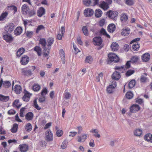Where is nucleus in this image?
Returning a JSON list of instances; mask_svg holds the SVG:
<instances>
[{
    "mask_svg": "<svg viewBox=\"0 0 152 152\" xmlns=\"http://www.w3.org/2000/svg\"><path fill=\"white\" fill-rule=\"evenodd\" d=\"M139 59V58L138 56H134L131 58L130 61L132 63H134L137 62Z\"/></svg>",
    "mask_w": 152,
    "mask_h": 152,
    "instance_id": "nucleus-42",
    "label": "nucleus"
},
{
    "mask_svg": "<svg viewBox=\"0 0 152 152\" xmlns=\"http://www.w3.org/2000/svg\"><path fill=\"white\" fill-rule=\"evenodd\" d=\"M130 112L131 113H134L137 112L140 109L139 105L137 104H134L130 108Z\"/></svg>",
    "mask_w": 152,
    "mask_h": 152,
    "instance_id": "nucleus-9",
    "label": "nucleus"
},
{
    "mask_svg": "<svg viewBox=\"0 0 152 152\" xmlns=\"http://www.w3.org/2000/svg\"><path fill=\"white\" fill-rule=\"evenodd\" d=\"M150 58V55L149 53H146L144 54L141 57V58L143 62H146L149 60Z\"/></svg>",
    "mask_w": 152,
    "mask_h": 152,
    "instance_id": "nucleus-12",
    "label": "nucleus"
},
{
    "mask_svg": "<svg viewBox=\"0 0 152 152\" xmlns=\"http://www.w3.org/2000/svg\"><path fill=\"white\" fill-rule=\"evenodd\" d=\"M6 134V132L1 126H0V134Z\"/></svg>",
    "mask_w": 152,
    "mask_h": 152,
    "instance_id": "nucleus-64",
    "label": "nucleus"
},
{
    "mask_svg": "<svg viewBox=\"0 0 152 152\" xmlns=\"http://www.w3.org/2000/svg\"><path fill=\"white\" fill-rule=\"evenodd\" d=\"M40 89V86L39 85L36 84L33 86V89L34 91H38Z\"/></svg>",
    "mask_w": 152,
    "mask_h": 152,
    "instance_id": "nucleus-43",
    "label": "nucleus"
},
{
    "mask_svg": "<svg viewBox=\"0 0 152 152\" xmlns=\"http://www.w3.org/2000/svg\"><path fill=\"white\" fill-rule=\"evenodd\" d=\"M108 58L107 60V64H110L112 62L117 63L119 61V57L113 53H109L108 55Z\"/></svg>",
    "mask_w": 152,
    "mask_h": 152,
    "instance_id": "nucleus-1",
    "label": "nucleus"
},
{
    "mask_svg": "<svg viewBox=\"0 0 152 152\" xmlns=\"http://www.w3.org/2000/svg\"><path fill=\"white\" fill-rule=\"evenodd\" d=\"M22 31V28L20 27H17L14 30V33L16 35H20Z\"/></svg>",
    "mask_w": 152,
    "mask_h": 152,
    "instance_id": "nucleus-25",
    "label": "nucleus"
},
{
    "mask_svg": "<svg viewBox=\"0 0 152 152\" xmlns=\"http://www.w3.org/2000/svg\"><path fill=\"white\" fill-rule=\"evenodd\" d=\"M88 134H83L82 135V137L80 136H78V142H84L85 140L86 139L87 137Z\"/></svg>",
    "mask_w": 152,
    "mask_h": 152,
    "instance_id": "nucleus-22",
    "label": "nucleus"
},
{
    "mask_svg": "<svg viewBox=\"0 0 152 152\" xmlns=\"http://www.w3.org/2000/svg\"><path fill=\"white\" fill-rule=\"evenodd\" d=\"M121 76L120 72L116 71L114 72L112 75V79L117 80L120 79Z\"/></svg>",
    "mask_w": 152,
    "mask_h": 152,
    "instance_id": "nucleus-14",
    "label": "nucleus"
},
{
    "mask_svg": "<svg viewBox=\"0 0 152 152\" xmlns=\"http://www.w3.org/2000/svg\"><path fill=\"white\" fill-rule=\"evenodd\" d=\"M18 128V125L17 124L15 123L13 124V127L10 130L12 133H15L17 131Z\"/></svg>",
    "mask_w": 152,
    "mask_h": 152,
    "instance_id": "nucleus-32",
    "label": "nucleus"
},
{
    "mask_svg": "<svg viewBox=\"0 0 152 152\" xmlns=\"http://www.w3.org/2000/svg\"><path fill=\"white\" fill-rule=\"evenodd\" d=\"M36 13L35 11L34 10H29L28 11L26 14H28L29 15V16L31 17L35 15Z\"/></svg>",
    "mask_w": 152,
    "mask_h": 152,
    "instance_id": "nucleus-45",
    "label": "nucleus"
},
{
    "mask_svg": "<svg viewBox=\"0 0 152 152\" xmlns=\"http://www.w3.org/2000/svg\"><path fill=\"white\" fill-rule=\"evenodd\" d=\"M29 7L27 4H24L23 5L21 8V11L23 14H26L28 10H29Z\"/></svg>",
    "mask_w": 152,
    "mask_h": 152,
    "instance_id": "nucleus-19",
    "label": "nucleus"
},
{
    "mask_svg": "<svg viewBox=\"0 0 152 152\" xmlns=\"http://www.w3.org/2000/svg\"><path fill=\"white\" fill-rule=\"evenodd\" d=\"M25 51V49L23 48H19L16 53V55L18 57H20Z\"/></svg>",
    "mask_w": 152,
    "mask_h": 152,
    "instance_id": "nucleus-28",
    "label": "nucleus"
},
{
    "mask_svg": "<svg viewBox=\"0 0 152 152\" xmlns=\"http://www.w3.org/2000/svg\"><path fill=\"white\" fill-rule=\"evenodd\" d=\"M50 48H46V50H45V49L44 50V55L46 57V56H48V54H49V51L50 50Z\"/></svg>",
    "mask_w": 152,
    "mask_h": 152,
    "instance_id": "nucleus-56",
    "label": "nucleus"
},
{
    "mask_svg": "<svg viewBox=\"0 0 152 152\" xmlns=\"http://www.w3.org/2000/svg\"><path fill=\"white\" fill-rule=\"evenodd\" d=\"M85 61L89 64H91L92 62V57L90 56H87L85 59Z\"/></svg>",
    "mask_w": 152,
    "mask_h": 152,
    "instance_id": "nucleus-41",
    "label": "nucleus"
},
{
    "mask_svg": "<svg viewBox=\"0 0 152 152\" xmlns=\"http://www.w3.org/2000/svg\"><path fill=\"white\" fill-rule=\"evenodd\" d=\"M140 47V46L139 43L136 42L134 44L132 47V48L134 51H137Z\"/></svg>",
    "mask_w": 152,
    "mask_h": 152,
    "instance_id": "nucleus-33",
    "label": "nucleus"
},
{
    "mask_svg": "<svg viewBox=\"0 0 152 152\" xmlns=\"http://www.w3.org/2000/svg\"><path fill=\"white\" fill-rule=\"evenodd\" d=\"M82 31L84 34L86 36H87L88 35V31L86 26H83V27Z\"/></svg>",
    "mask_w": 152,
    "mask_h": 152,
    "instance_id": "nucleus-38",
    "label": "nucleus"
},
{
    "mask_svg": "<svg viewBox=\"0 0 152 152\" xmlns=\"http://www.w3.org/2000/svg\"><path fill=\"white\" fill-rule=\"evenodd\" d=\"M59 54L61 58L62 57H65V53L63 49H61L59 50Z\"/></svg>",
    "mask_w": 152,
    "mask_h": 152,
    "instance_id": "nucleus-60",
    "label": "nucleus"
},
{
    "mask_svg": "<svg viewBox=\"0 0 152 152\" xmlns=\"http://www.w3.org/2000/svg\"><path fill=\"white\" fill-rule=\"evenodd\" d=\"M19 148L21 152H26L28 150V146L26 144L20 145Z\"/></svg>",
    "mask_w": 152,
    "mask_h": 152,
    "instance_id": "nucleus-17",
    "label": "nucleus"
},
{
    "mask_svg": "<svg viewBox=\"0 0 152 152\" xmlns=\"http://www.w3.org/2000/svg\"><path fill=\"white\" fill-rule=\"evenodd\" d=\"M109 4L104 1H101L99 4L100 7L104 10H107L109 8Z\"/></svg>",
    "mask_w": 152,
    "mask_h": 152,
    "instance_id": "nucleus-15",
    "label": "nucleus"
},
{
    "mask_svg": "<svg viewBox=\"0 0 152 152\" xmlns=\"http://www.w3.org/2000/svg\"><path fill=\"white\" fill-rule=\"evenodd\" d=\"M144 139L145 140L152 143V134L150 133L146 134L144 137Z\"/></svg>",
    "mask_w": 152,
    "mask_h": 152,
    "instance_id": "nucleus-24",
    "label": "nucleus"
},
{
    "mask_svg": "<svg viewBox=\"0 0 152 152\" xmlns=\"http://www.w3.org/2000/svg\"><path fill=\"white\" fill-rule=\"evenodd\" d=\"M115 70H118L120 71L122 73H123L124 71L125 70L124 66H116L115 67Z\"/></svg>",
    "mask_w": 152,
    "mask_h": 152,
    "instance_id": "nucleus-46",
    "label": "nucleus"
},
{
    "mask_svg": "<svg viewBox=\"0 0 152 152\" xmlns=\"http://www.w3.org/2000/svg\"><path fill=\"white\" fill-rule=\"evenodd\" d=\"M44 26L42 25H39L36 29V32L37 33H38L39 31L42 29L44 28Z\"/></svg>",
    "mask_w": 152,
    "mask_h": 152,
    "instance_id": "nucleus-51",
    "label": "nucleus"
},
{
    "mask_svg": "<svg viewBox=\"0 0 152 152\" xmlns=\"http://www.w3.org/2000/svg\"><path fill=\"white\" fill-rule=\"evenodd\" d=\"M130 33V29L128 28L123 29L121 31V35L124 36H128Z\"/></svg>",
    "mask_w": 152,
    "mask_h": 152,
    "instance_id": "nucleus-27",
    "label": "nucleus"
},
{
    "mask_svg": "<svg viewBox=\"0 0 152 152\" xmlns=\"http://www.w3.org/2000/svg\"><path fill=\"white\" fill-rule=\"evenodd\" d=\"M125 3L128 6H132L134 4V2L133 0H126Z\"/></svg>",
    "mask_w": 152,
    "mask_h": 152,
    "instance_id": "nucleus-47",
    "label": "nucleus"
},
{
    "mask_svg": "<svg viewBox=\"0 0 152 152\" xmlns=\"http://www.w3.org/2000/svg\"><path fill=\"white\" fill-rule=\"evenodd\" d=\"M115 25L113 23L110 24L108 26L107 30L110 32L113 33L115 31Z\"/></svg>",
    "mask_w": 152,
    "mask_h": 152,
    "instance_id": "nucleus-20",
    "label": "nucleus"
},
{
    "mask_svg": "<svg viewBox=\"0 0 152 152\" xmlns=\"http://www.w3.org/2000/svg\"><path fill=\"white\" fill-rule=\"evenodd\" d=\"M54 41L53 38L52 37L49 38L47 40L48 43L47 46L49 47L50 46L53 44Z\"/></svg>",
    "mask_w": 152,
    "mask_h": 152,
    "instance_id": "nucleus-44",
    "label": "nucleus"
},
{
    "mask_svg": "<svg viewBox=\"0 0 152 152\" xmlns=\"http://www.w3.org/2000/svg\"><path fill=\"white\" fill-rule=\"evenodd\" d=\"M67 143L66 141H64L61 145V148L63 149L67 147Z\"/></svg>",
    "mask_w": 152,
    "mask_h": 152,
    "instance_id": "nucleus-54",
    "label": "nucleus"
},
{
    "mask_svg": "<svg viewBox=\"0 0 152 152\" xmlns=\"http://www.w3.org/2000/svg\"><path fill=\"white\" fill-rule=\"evenodd\" d=\"M116 85V82H115L113 84H111L109 86L107 87V92L109 94H111L113 93V89H114Z\"/></svg>",
    "mask_w": 152,
    "mask_h": 152,
    "instance_id": "nucleus-11",
    "label": "nucleus"
},
{
    "mask_svg": "<svg viewBox=\"0 0 152 152\" xmlns=\"http://www.w3.org/2000/svg\"><path fill=\"white\" fill-rule=\"evenodd\" d=\"M134 72V70L130 69L127 71L126 73V75L127 77L133 74Z\"/></svg>",
    "mask_w": 152,
    "mask_h": 152,
    "instance_id": "nucleus-49",
    "label": "nucleus"
},
{
    "mask_svg": "<svg viewBox=\"0 0 152 152\" xmlns=\"http://www.w3.org/2000/svg\"><path fill=\"white\" fill-rule=\"evenodd\" d=\"M10 34L4 32L3 33V38L7 42H10L13 40V38Z\"/></svg>",
    "mask_w": 152,
    "mask_h": 152,
    "instance_id": "nucleus-5",
    "label": "nucleus"
},
{
    "mask_svg": "<svg viewBox=\"0 0 152 152\" xmlns=\"http://www.w3.org/2000/svg\"><path fill=\"white\" fill-rule=\"evenodd\" d=\"M45 139L48 142L52 141L53 140V133L49 129L46 131Z\"/></svg>",
    "mask_w": 152,
    "mask_h": 152,
    "instance_id": "nucleus-4",
    "label": "nucleus"
},
{
    "mask_svg": "<svg viewBox=\"0 0 152 152\" xmlns=\"http://www.w3.org/2000/svg\"><path fill=\"white\" fill-rule=\"evenodd\" d=\"M29 61V57L26 55H24L22 57L20 61V63L22 65H26Z\"/></svg>",
    "mask_w": 152,
    "mask_h": 152,
    "instance_id": "nucleus-13",
    "label": "nucleus"
},
{
    "mask_svg": "<svg viewBox=\"0 0 152 152\" xmlns=\"http://www.w3.org/2000/svg\"><path fill=\"white\" fill-rule=\"evenodd\" d=\"M105 21L104 19H102L100 20L99 21V26H103L105 23Z\"/></svg>",
    "mask_w": 152,
    "mask_h": 152,
    "instance_id": "nucleus-59",
    "label": "nucleus"
},
{
    "mask_svg": "<svg viewBox=\"0 0 152 152\" xmlns=\"http://www.w3.org/2000/svg\"><path fill=\"white\" fill-rule=\"evenodd\" d=\"M93 42L95 45L99 46L102 44V40L100 37H96L93 39Z\"/></svg>",
    "mask_w": 152,
    "mask_h": 152,
    "instance_id": "nucleus-6",
    "label": "nucleus"
},
{
    "mask_svg": "<svg viewBox=\"0 0 152 152\" xmlns=\"http://www.w3.org/2000/svg\"><path fill=\"white\" fill-rule=\"evenodd\" d=\"M142 131L140 129H136L134 132V135L137 136H140L142 134Z\"/></svg>",
    "mask_w": 152,
    "mask_h": 152,
    "instance_id": "nucleus-40",
    "label": "nucleus"
},
{
    "mask_svg": "<svg viewBox=\"0 0 152 152\" xmlns=\"http://www.w3.org/2000/svg\"><path fill=\"white\" fill-rule=\"evenodd\" d=\"M118 43L116 42H113L110 46L111 48L112 51H117L118 49Z\"/></svg>",
    "mask_w": 152,
    "mask_h": 152,
    "instance_id": "nucleus-21",
    "label": "nucleus"
},
{
    "mask_svg": "<svg viewBox=\"0 0 152 152\" xmlns=\"http://www.w3.org/2000/svg\"><path fill=\"white\" fill-rule=\"evenodd\" d=\"M8 13L7 12H3L2 13L0 16V21H2L7 15Z\"/></svg>",
    "mask_w": 152,
    "mask_h": 152,
    "instance_id": "nucleus-48",
    "label": "nucleus"
},
{
    "mask_svg": "<svg viewBox=\"0 0 152 152\" xmlns=\"http://www.w3.org/2000/svg\"><path fill=\"white\" fill-rule=\"evenodd\" d=\"M102 11L99 9H96L94 12L95 16L97 18L100 17L102 16Z\"/></svg>",
    "mask_w": 152,
    "mask_h": 152,
    "instance_id": "nucleus-23",
    "label": "nucleus"
},
{
    "mask_svg": "<svg viewBox=\"0 0 152 152\" xmlns=\"http://www.w3.org/2000/svg\"><path fill=\"white\" fill-rule=\"evenodd\" d=\"M19 100H15L12 103L13 106H15L17 108H19L21 105V104H18V103H19Z\"/></svg>",
    "mask_w": 152,
    "mask_h": 152,
    "instance_id": "nucleus-39",
    "label": "nucleus"
},
{
    "mask_svg": "<svg viewBox=\"0 0 152 152\" xmlns=\"http://www.w3.org/2000/svg\"><path fill=\"white\" fill-rule=\"evenodd\" d=\"M24 95L22 97V99L23 101L28 102L29 101L30 96L32 95V94L29 93L27 91L24 90Z\"/></svg>",
    "mask_w": 152,
    "mask_h": 152,
    "instance_id": "nucleus-7",
    "label": "nucleus"
},
{
    "mask_svg": "<svg viewBox=\"0 0 152 152\" xmlns=\"http://www.w3.org/2000/svg\"><path fill=\"white\" fill-rule=\"evenodd\" d=\"M9 96H5L2 94H0V100L3 102H7L9 99Z\"/></svg>",
    "mask_w": 152,
    "mask_h": 152,
    "instance_id": "nucleus-34",
    "label": "nucleus"
},
{
    "mask_svg": "<svg viewBox=\"0 0 152 152\" xmlns=\"http://www.w3.org/2000/svg\"><path fill=\"white\" fill-rule=\"evenodd\" d=\"M93 10L91 9L88 8L86 9L84 11V15L86 17H90L94 14Z\"/></svg>",
    "mask_w": 152,
    "mask_h": 152,
    "instance_id": "nucleus-8",
    "label": "nucleus"
},
{
    "mask_svg": "<svg viewBox=\"0 0 152 152\" xmlns=\"http://www.w3.org/2000/svg\"><path fill=\"white\" fill-rule=\"evenodd\" d=\"M128 19V16L126 14H124L122 15L121 17L120 18V20L121 21L123 22H125Z\"/></svg>",
    "mask_w": 152,
    "mask_h": 152,
    "instance_id": "nucleus-35",
    "label": "nucleus"
},
{
    "mask_svg": "<svg viewBox=\"0 0 152 152\" xmlns=\"http://www.w3.org/2000/svg\"><path fill=\"white\" fill-rule=\"evenodd\" d=\"M135 81L133 79L130 81L128 85V86L129 88H133L135 85Z\"/></svg>",
    "mask_w": 152,
    "mask_h": 152,
    "instance_id": "nucleus-36",
    "label": "nucleus"
},
{
    "mask_svg": "<svg viewBox=\"0 0 152 152\" xmlns=\"http://www.w3.org/2000/svg\"><path fill=\"white\" fill-rule=\"evenodd\" d=\"M32 129V126L31 124L28 123L25 126V129L28 132H30Z\"/></svg>",
    "mask_w": 152,
    "mask_h": 152,
    "instance_id": "nucleus-37",
    "label": "nucleus"
},
{
    "mask_svg": "<svg viewBox=\"0 0 152 152\" xmlns=\"http://www.w3.org/2000/svg\"><path fill=\"white\" fill-rule=\"evenodd\" d=\"M21 72L24 75L26 76H31L32 74V72L31 71L30 69L26 70H25L24 69H22L21 70Z\"/></svg>",
    "mask_w": 152,
    "mask_h": 152,
    "instance_id": "nucleus-16",
    "label": "nucleus"
},
{
    "mask_svg": "<svg viewBox=\"0 0 152 152\" xmlns=\"http://www.w3.org/2000/svg\"><path fill=\"white\" fill-rule=\"evenodd\" d=\"M48 92V91L47 89L46 88H45L42 90V91L41 92V94L42 96H43L44 94H47Z\"/></svg>",
    "mask_w": 152,
    "mask_h": 152,
    "instance_id": "nucleus-57",
    "label": "nucleus"
},
{
    "mask_svg": "<svg viewBox=\"0 0 152 152\" xmlns=\"http://www.w3.org/2000/svg\"><path fill=\"white\" fill-rule=\"evenodd\" d=\"M14 24L12 23H8L4 28V33L10 34L14 30Z\"/></svg>",
    "mask_w": 152,
    "mask_h": 152,
    "instance_id": "nucleus-3",
    "label": "nucleus"
},
{
    "mask_svg": "<svg viewBox=\"0 0 152 152\" xmlns=\"http://www.w3.org/2000/svg\"><path fill=\"white\" fill-rule=\"evenodd\" d=\"M130 61H127L125 67L126 69H129L130 67Z\"/></svg>",
    "mask_w": 152,
    "mask_h": 152,
    "instance_id": "nucleus-61",
    "label": "nucleus"
},
{
    "mask_svg": "<svg viewBox=\"0 0 152 152\" xmlns=\"http://www.w3.org/2000/svg\"><path fill=\"white\" fill-rule=\"evenodd\" d=\"M118 14V13L117 11L110 10L107 12L106 15L110 19L115 20L117 19Z\"/></svg>",
    "mask_w": 152,
    "mask_h": 152,
    "instance_id": "nucleus-2",
    "label": "nucleus"
},
{
    "mask_svg": "<svg viewBox=\"0 0 152 152\" xmlns=\"http://www.w3.org/2000/svg\"><path fill=\"white\" fill-rule=\"evenodd\" d=\"M89 145L90 147H94L95 146V144L94 143V141L93 140H91L89 143Z\"/></svg>",
    "mask_w": 152,
    "mask_h": 152,
    "instance_id": "nucleus-63",
    "label": "nucleus"
},
{
    "mask_svg": "<svg viewBox=\"0 0 152 152\" xmlns=\"http://www.w3.org/2000/svg\"><path fill=\"white\" fill-rule=\"evenodd\" d=\"M56 134L58 137H61L63 134V131L61 130H58L57 131Z\"/></svg>",
    "mask_w": 152,
    "mask_h": 152,
    "instance_id": "nucleus-55",
    "label": "nucleus"
},
{
    "mask_svg": "<svg viewBox=\"0 0 152 152\" xmlns=\"http://www.w3.org/2000/svg\"><path fill=\"white\" fill-rule=\"evenodd\" d=\"M39 43L42 45V47L44 50H46V40L45 39H41L39 41Z\"/></svg>",
    "mask_w": 152,
    "mask_h": 152,
    "instance_id": "nucleus-30",
    "label": "nucleus"
},
{
    "mask_svg": "<svg viewBox=\"0 0 152 152\" xmlns=\"http://www.w3.org/2000/svg\"><path fill=\"white\" fill-rule=\"evenodd\" d=\"M16 113V111L14 110L11 109L9 110L8 112V114L9 115H13Z\"/></svg>",
    "mask_w": 152,
    "mask_h": 152,
    "instance_id": "nucleus-62",
    "label": "nucleus"
},
{
    "mask_svg": "<svg viewBox=\"0 0 152 152\" xmlns=\"http://www.w3.org/2000/svg\"><path fill=\"white\" fill-rule=\"evenodd\" d=\"M33 114L32 112H28L25 115L26 119L28 121L31 120L33 119Z\"/></svg>",
    "mask_w": 152,
    "mask_h": 152,
    "instance_id": "nucleus-26",
    "label": "nucleus"
},
{
    "mask_svg": "<svg viewBox=\"0 0 152 152\" xmlns=\"http://www.w3.org/2000/svg\"><path fill=\"white\" fill-rule=\"evenodd\" d=\"M64 98L66 99H69L71 96V94L68 92H65L64 94Z\"/></svg>",
    "mask_w": 152,
    "mask_h": 152,
    "instance_id": "nucleus-53",
    "label": "nucleus"
},
{
    "mask_svg": "<svg viewBox=\"0 0 152 152\" xmlns=\"http://www.w3.org/2000/svg\"><path fill=\"white\" fill-rule=\"evenodd\" d=\"M3 85L4 87L6 88H8L10 86L11 83L9 81H5L4 82L2 79H1L0 81V88Z\"/></svg>",
    "mask_w": 152,
    "mask_h": 152,
    "instance_id": "nucleus-10",
    "label": "nucleus"
},
{
    "mask_svg": "<svg viewBox=\"0 0 152 152\" xmlns=\"http://www.w3.org/2000/svg\"><path fill=\"white\" fill-rule=\"evenodd\" d=\"M34 50L37 52L38 56H40L41 55L42 49L40 47L37 46H35L34 48Z\"/></svg>",
    "mask_w": 152,
    "mask_h": 152,
    "instance_id": "nucleus-31",
    "label": "nucleus"
},
{
    "mask_svg": "<svg viewBox=\"0 0 152 152\" xmlns=\"http://www.w3.org/2000/svg\"><path fill=\"white\" fill-rule=\"evenodd\" d=\"M45 13V10L43 7H40L37 12V15L39 17L42 16Z\"/></svg>",
    "mask_w": 152,
    "mask_h": 152,
    "instance_id": "nucleus-18",
    "label": "nucleus"
},
{
    "mask_svg": "<svg viewBox=\"0 0 152 152\" xmlns=\"http://www.w3.org/2000/svg\"><path fill=\"white\" fill-rule=\"evenodd\" d=\"M91 2V0H83V4L87 6H88L90 4Z\"/></svg>",
    "mask_w": 152,
    "mask_h": 152,
    "instance_id": "nucleus-52",
    "label": "nucleus"
},
{
    "mask_svg": "<svg viewBox=\"0 0 152 152\" xmlns=\"http://www.w3.org/2000/svg\"><path fill=\"white\" fill-rule=\"evenodd\" d=\"M126 96L127 98L130 99L133 97V94L131 92H128L126 94Z\"/></svg>",
    "mask_w": 152,
    "mask_h": 152,
    "instance_id": "nucleus-50",
    "label": "nucleus"
},
{
    "mask_svg": "<svg viewBox=\"0 0 152 152\" xmlns=\"http://www.w3.org/2000/svg\"><path fill=\"white\" fill-rule=\"evenodd\" d=\"M33 34V32L32 31H27L26 33V36L29 38L31 37Z\"/></svg>",
    "mask_w": 152,
    "mask_h": 152,
    "instance_id": "nucleus-58",
    "label": "nucleus"
},
{
    "mask_svg": "<svg viewBox=\"0 0 152 152\" xmlns=\"http://www.w3.org/2000/svg\"><path fill=\"white\" fill-rule=\"evenodd\" d=\"M15 92L17 94H19L22 91V88L21 86L19 85H16L15 86Z\"/></svg>",
    "mask_w": 152,
    "mask_h": 152,
    "instance_id": "nucleus-29",
    "label": "nucleus"
}]
</instances>
